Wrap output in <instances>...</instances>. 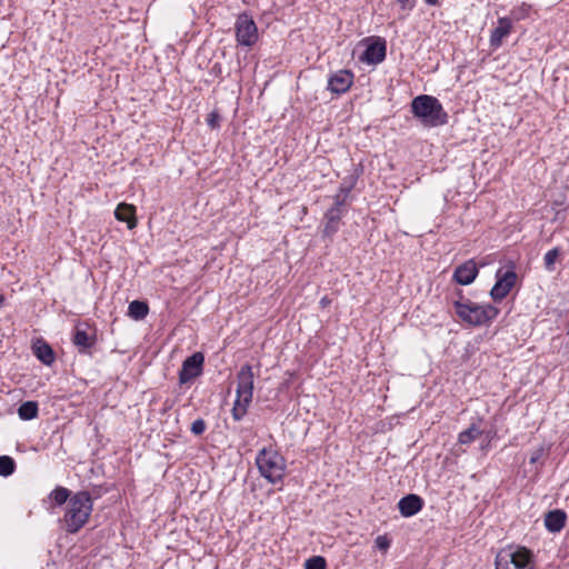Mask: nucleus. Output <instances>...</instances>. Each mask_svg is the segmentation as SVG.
Listing matches in <instances>:
<instances>
[{"mask_svg":"<svg viewBox=\"0 0 569 569\" xmlns=\"http://www.w3.org/2000/svg\"><path fill=\"white\" fill-rule=\"evenodd\" d=\"M114 217L118 221L126 222L130 230L137 226L136 207L133 204L119 203L114 210Z\"/></svg>","mask_w":569,"mask_h":569,"instance_id":"nucleus-15","label":"nucleus"},{"mask_svg":"<svg viewBox=\"0 0 569 569\" xmlns=\"http://www.w3.org/2000/svg\"><path fill=\"white\" fill-rule=\"evenodd\" d=\"M375 545L379 550L386 551L390 547V541L386 536H378Z\"/></svg>","mask_w":569,"mask_h":569,"instance_id":"nucleus-29","label":"nucleus"},{"mask_svg":"<svg viewBox=\"0 0 569 569\" xmlns=\"http://www.w3.org/2000/svg\"><path fill=\"white\" fill-rule=\"evenodd\" d=\"M496 279L497 281L490 290V297L493 301H501L513 288L517 274L512 269H499L496 273Z\"/></svg>","mask_w":569,"mask_h":569,"instance_id":"nucleus-8","label":"nucleus"},{"mask_svg":"<svg viewBox=\"0 0 569 569\" xmlns=\"http://www.w3.org/2000/svg\"><path fill=\"white\" fill-rule=\"evenodd\" d=\"M512 31V21L511 19L503 17L498 20L497 27L491 31L490 34V47L493 49H498L505 38H507Z\"/></svg>","mask_w":569,"mask_h":569,"instance_id":"nucleus-13","label":"nucleus"},{"mask_svg":"<svg viewBox=\"0 0 569 569\" xmlns=\"http://www.w3.org/2000/svg\"><path fill=\"white\" fill-rule=\"evenodd\" d=\"M236 38L239 44L251 47L258 41V28L251 17L243 13L236 21Z\"/></svg>","mask_w":569,"mask_h":569,"instance_id":"nucleus-7","label":"nucleus"},{"mask_svg":"<svg viewBox=\"0 0 569 569\" xmlns=\"http://www.w3.org/2000/svg\"><path fill=\"white\" fill-rule=\"evenodd\" d=\"M453 307L459 319L473 327L487 326L499 315L497 307L471 300L455 301Z\"/></svg>","mask_w":569,"mask_h":569,"instance_id":"nucleus-2","label":"nucleus"},{"mask_svg":"<svg viewBox=\"0 0 569 569\" xmlns=\"http://www.w3.org/2000/svg\"><path fill=\"white\" fill-rule=\"evenodd\" d=\"M411 112L425 127H438L447 122L448 116L439 100L420 94L411 101Z\"/></svg>","mask_w":569,"mask_h":569,"instance_id":"nucleus-1","label":"nucleus"},{"mask_svg":"<svg viewBox=\"0 0 569 569\" xmlns=\"http://www.w3.org/2000/svg\"><path fill=\"white\" fill-rule=\"evenodd\" d=\"M341 207L342 206H338L337 202L335 201V207H332L331 209H329L326 213V218L328 219V224L326 227L327 230H331V231H336L337 229V224H338V221L341 217Z\"/></svg>","mask_w":569,"mask_h":569,"instance_id":"nucleus-21","label":"nucleus"},{"mask_svg":"<svg viewBox=\"0 0 569 569\" xmlns=\"http://www.w3.org/2000/svg\"><path fill=\"white\" fill-rule=\"evenodd\" d=\"M426 3L429 6H437L439 3V0H426Z\"/></svg>","mask_w":569,"mask_h":569,"instance_id":"nucleus-34","label":"nucleus"},{"mask_svg":"<svg viewBox=\"0 0 569 569\" xmlns=\"http://www.w3.org/2000/svg\"><path fill=\"white\" fill-rule=\"evenodd\" d=\"M34 355L44 365H50L54 360L53 351L47 343H38L34 346Z\"/></svg>","mask_w":569,"mask_h":569,"instance_id":"nucleus-20","label":"nucleus"},{"mask_svg":"<svg viewBox=\"0 0 569 569\" xmlns=\"http://www.w3.org/2000/svg\"><path fill=\"white\" fill-rule=\"evenodd\" d=\"M352 189V183L346 186V184H342L339 189V193L336 196L335 200L337 202L338 206H343L345 202H346V199L349 194V192L351 191Z\"/></svg>","mask_w":569,"mask_h":569,"instance_id":"nucleus-27","label":"nucleus"},{"mask_svg":"<svg viewBox=\"0 0 569 569\" xmlns=\"http://www.w3.org/2000/svg\"><path fill=\"white\" fill-rule=\"evenodd\" d=\"M539 457H540V451L535 452V453L531 456V458H530V462H531V463H535V462L539 459Z\"/></svg>","mask_w":569,"mask_h":569,"instance_id":"nucleus-33","label":"nucleus"},{"mask_svg":"<svg viewBox=\"0 0 569 569\" xmlns=\"http://www.w3.org/2000/svg\"><path fill=\"white\" fill-rule=\"evenodd\" d=\"M397 3L401 7L402 10L410 11L415 7L413 0H397Z\"/></svg>","mask_w":569,"mask_h":569,"instance_id":"nucleus-30","label":"nucleus"},{"mask_svg":"<svg viewBox=\"0 0 569 569\" xmlns=\"http://www.w3.org/2000/svg\"><path fill=\"white\" fill-rule=\"evenodd\" d=\"M496 569H532V555L523 547H508L496 556Z\"/></svg>","mask_w":569,"mask_h":569,"instance_id":"nucleus-6","label":"nucleus"},{"mask_svg":"<svg viewBox=\"0 0 569 569\" xmlns=\"http://www.w3.org/2000/svg\"><path fill=\"white\" fill-rule=\"evenodd\" d=\"M218 120H219V116L216 113V112H211L209 116H208V124L211 127V128H216L218 126Z\"/></svg>","mask_w":569,"mask_h":569,"instance_id":"nucleus-31","label":"nucleus"},{"mask_svg":"<svg viewBox=\"0 0 569 569\" xmlns=\"http://www.w3.org/2000/svg\"><path fill=\"white\" fill-rule=\"evenodd\" d=\"M254 373L250 365H243L237 375L236 399L231 410L232 418L240 421L248 411L253 398Z\"/></svg>","mask_w":569,"mask_h":569,"instance_id":"nucleus-3","label":"nucleus"},{"mask_svg":"<svg viewBox=\"0 0 569 569\" xmlns=\"http://www.w3.org/2000/svg\"><path fill=\"white\" fill-rule=\"evenodd\" d=\"M330 303V299L328 297H322L320 300V306L326 308Z\"/></svg>","mask_w":569,"mask_h":569,"instance_id":"nucleus-32","label":"nucleus"},{"mask_svg":"<svg viewBox=\"0 0 569 569\" xmlns=\"http://www.w3.org/2000/svg\"><path fill=\"white\" fill-rule=\"evenodd\" d=\"M14 460L9 456L0 457V476L8 477L14 471Z\"/></svg>","mask_w":569,"mask_h":569,"instance_id":"nucleus-23","label":"nucleus"},{"mask_svg":"<svg viewBox=\"0 0 569 569\" xmlns=\"http://www.w3.org/2000/svg\"><path fill=\"white\" fill-rule=\"evenodd\" d=\"M149 312L148 305L143 301L133 300L128 307V316L134 320H142Z\"/></svg>","mask_w":569,"mask_h":569,"instance_id":"nucleus-18","label":"nucleus"},{"mask_svg":"<svg viewBox=\"0 0 569 569\" xmlns=\"http://www.w3.org/2000/svg\"><path fill=\"white\" fill-rule=\"evenodd\" d=\"M38 403L36 401H26L20 405L18 416L21 420H32L38 416Z\"/></svg>","mask_w":569,"mask_h":569,"instance_id":"nucleus-19","label":"nucleus"},{"mask_svg":"<svg viewBox=\"0 0 569 569\" xmlns=\"http://www.w3.org/2000/svg\"><path fill=\"white\" fill-rule=\"evenodd\" d=\"M386 58V42L381 39L372 40L361 54L360 60L368 64H377Z\"/></svg>","mask_w":569,"mask_h":569,"instance_id":"nucleus-11","label":"nucleus"},{"mask_svg":"<svg viewBox=\"0 0 569 569\" xmlns=\"http://www.w3.org/2000/svg\"><path fill=\"white\" fill-rule=\"evenodd\" d=\"M92 512V500L88 492L80 491L73 495L66 507L64 523L71 533L79 531L88 521Z\"/></svg>","mask_w":569,"mask_h":569,"instance_id":"nucleus-4","label":"nucleus"},{"mask_svg":"<svg viewBox=\"0 0 569 569\" xmlns=\"http://www.w3.org/2000/svg\"><path fill=\"white\" fill-rule=\"evenodd\" d=\"M423 507V500L417 495H407L398 502V509L402 517L409 518L417 515Z\"/></svg>","mask_w":569,"mask_h":569,"instance_id":"nucleus-14","label":"nucleus"},{"mask_svg":"<svg viewBox=\"0 0 569 569\" xmlns=\"http://www.w3.org/2000/svg\"><path fill=\"white\" fill-rule=\"evenodd\" d=\"M50 496L58 505L68 503L69 501V490L62 487L56 488Z\"/></svg>","mask_w":569,"mask_h":569,"instance_id":"nucleus-24","label":"nucleus"},{"mask_svg":"<svg viewBox=\"0 0 569 569\" xmlns=\"http://www.w3.org/2000/svg\"><path fill=\"white\" fill-rule=\"evenodd\" d=\"M353 73L341 69L331 73L328 78V90L336 94L346 93L353 83Z\"/></svg>","mask_w":569,"mask_h":569,"instance_id":"nucleus-10","label":"nucleus"},{"mask_svg":"<svg viewBox=\"0 0 569 569\" xmlns=\"http://www.w3.org/2000/svg\"><path fill=\"white\" fill-rule=\"evenodd\" d=\"M3 302H4V297L0 293V308L2 307Z\"/></svg>","mask_w":569,"mask_h":569,"instance_id":"nucleus-35","label":"nucleus"},{"mask_svg":"<svg viewBox=\"0 0 569 569\" xmlns=\"http://www.w3.org/2000/svg\"><path fill=\"white\" fill-rule=\"evenodd\" d=\"M207 429V425H206V421L201 418L194 420L192 423H191V432L196 436H200L202 435Z\"/></svg>","mask_w":569,"mask_h":569,"instance_id":"nucleus-28","label":"nucleus"},{"mask_svg":"<svg viewBox=\"0 0 569 569\" xmlns=\"http://www.w3.org/2000/svg\"><path fill=\"white\" fill-rule=\"evenodd\" d=\"M567 516L562 510L549 511L545 517V526L550 532H559L566 523Z\"/></svg>","mask_w":569,"mask_h":569,"instance_id":"nucleus-16","label":"nucleus"},{"mask_svg":"<svg viewBox=\"0 0 569 569\" xmlns=\"http://www.w3.org/2000/svg\"><path fill=\"white\" fill-rule=\"evenodd\" d=\"M558 257H559V250L557 248H553V249L547 251L543 260H545V266L548 270L553 269V264Z\"/></svg>","mask_w":569,"mask_h":569,"instance_id":"nucleus-26","label":"nucleus"},{"mask_svg":"<svg viewBox=\"0 0 569 569\" xmlns=\"http://www.w3.org/2000/svg\"><path fill=\"white\" fill-rule=\"evenodd\" d=\"M72 341L80 350H86L93 346L94 336L90 335L82 325H79L74 329Z\"/></svg>","mask_w":569,"mask_h":569,"instance_id":"nucleus-17","label":"nucleus"},{"mask_svg":"<svg viewBox=\"0 0 569 569\" xmlns=\"http://www.w3.org/2000/svg\"><path fill=\"white\" fill-rule=\"evenodd\" d=\"M481 435V430L472 425L467 430L459 433L458 441L461 445H469Z\"/></svg>","mask_w":569,"mask_h":569,"instance_id":"nucleus-22","label":"nucleus"},{"mask_svg":"<svg viewBox=\"0 0 569 569\" xmlns=\"http://www.w3.org/2000/svg\"><path fill=\"white\" fill-rule=\"evenodd\" d=\"M204 357L201 352H196L188 357L181 367L179 372L180 385H186L194 380L202 373Z\"/></svg>","mask_w":569,"mask_h":569,"instance_id":"nucleus-9","label":"nucleus"},{"mask_svg":"<svg viewBox=\"0 0 569 569\" xmlns=\"http://www.w3.org/2000/svg\"><path fill=\"white\" fill-rule=\"evenodd\" d=\"M305 567L306 569H326V560L323 557L315 556L306 561Z\"/></svg>","mask_w":569,"mask_h":569,"instance_id":"nucleus-25","label":"nucleus"},{"mask_svg":"<svg viewBox=\"0 0 569 569\" xmlns=\"http://www.w3.org/2000/svg\"><path fill=\"white\" fill-rule=\"evenodd\" d=\"M256 465L260 475L270 483L281 482L286 472L284 458L273 448H262L257 457Z\"/></svg>","mask_w":569,"mask_h":569,"instance_id":"nucleus-5","label":"nucleus"},{"mask_svg":"<svg viewBox=\"0 0 569 569\" xmlns=\"http://www.w3.org/2000/svg\"><path fill=\"white\" fill-rule=\"evenodd\" d=\"M478 276V268L473 260H468L458 266L453 272V279L461 286H468L475 281Z\"/></svg>","mask_w":569,"mask_h":569,"instance_id":"nucleus-12","label":"nucleus"}]
</instances>
